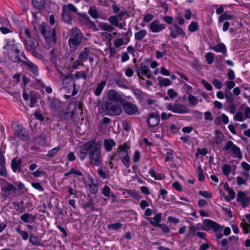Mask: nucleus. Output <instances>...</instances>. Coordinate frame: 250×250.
Segmentation results:
<instances>
[{
	"mask_svg": "<svg viewBox=\"0 0 250 250\" xmlns=\"http://www.w3.org/2000/svg\"><path fill=\"white\" fill-rule=\"evenodd\" d=\"M214 54L211 52H208L205 56L206 60L209 64H211L214 61Z\"/></svg>",
	"mask_w": 250,
	"mask_h": 250,
	"instance_id": "a19ab883",
	"label": "nucleus"
},
{
	"mask_svg": "<svg viewBox=\"0 0 250 250\" xmlns=\"http://www.w3.org/2000/svg\"><path fill=\"white\" fill-rule=\"evenodd\" d=\"M62 19L64 22L69 24L72 21V16L71 13L62 8Z\"/></svg>",
	"mask_w": 250,
	"mask_h": 250,
	"instance_id": "412c9836",
	"label": "nucleus"
},
{
	"mask_svg": "<svg viewBox=\"0 0 250 250\" xmlns=\"http://www.w3.org/2000/svg\"><path fill=\"white\" fill-rule=\"evenodd\" d=\"M224 226H220L219 224L210 219H205L203 222L202 229L207 231L212 229L215 232H221Z\"/></svg>",
	"mask_w": 250,
	"mask_h": 250,
	"instance_id": "39448f33",
	"label": "nucleus"
},
{
	"mask_svg": "<svg viewBox=\"0 0 250 250\" xmlns=\"http://www.w3.org/2000/svg\"><path fill=\"white\" fill-rule=\"evenodd\" d=\"M29 241L34 245L40 246L41 243L40 242L38 237L35 235H30Z\"/></svg>",
	"mask_w": 250,
	"mask_h": 250,
	"instance_id": "09e8293b",
	"label": "nucleus"
},
{
	"mask_svg": "<svg viewBox=\"0 0 250 250\" xmlns=\"http://www.w3.org/2000/svg\"><path fill=\"white\" fill-rule=\"evenodd\" d=\"M107 97L110 101L115 102L122 103L123 101H125L118 92L113 89L109 90L107 94Z\"/></svg>",
	"mask_w": 250,
	"mask_h": 250,
	"instance_id": "9b49d317",
	"label": "nucleus"
},
{
	"mask_svg": "<svg viewBox=\"0 0 250 250\" xmlns=\"http://www.w3.org/2000/svg\"><path fill=\"white\" fill-rule=\"evenodd\" d=\"M75 77L76 79H83L86 80L87 75L83 71H78L75 74Z\"/></svg>",
	"mask_w": 250,
	"mask_h": 250,
	"instance_id": "3c124183",
	"label": "nucleus"
},
{
	"mask_svg": "<svg viewBox=\"0 0 250 250\" xmlns=\"http://www.w3.org/2000/svg\"><path fill=\"white\" fill-rule=\"evenodd\" d=\"M31 174L35 177H39L42 175H45V172L43 171L38 169L37 171L32 172Z\"/></svg>",
	"mask_w": 250,
	"mask_h": 250,
	"instance_id": "052dcab7",
	"label": "nucleus"
},
{
	"mask_svg": "<svg viewBox=\"0 0 250 250\" xmlns=\"http://www.w3.org/2000/svg\"><path fill=\"white\" fill-rule=\"evenodd\" d=\"M198 193L200 195L205 198H211L212 197V195L209 191L201 190L199 191Z\"/></svg>",
	"mask_w": 250,
	"mask_h": 250,
	"instance_id": "4d7b16f0",
	"label": "nucleus"
},
{
	"mask_svg": "<svg viewBox=\"0 0 250 250\" xmlns=\"http://www.w3.org/2000/svg\"><path fill=\"white\" fill-rule=\"evenodd\" d=\"M114 44L116 47H119L124 44V40L122 38L118 39L114 42Z\"/></svg>",
	"mask_w": 250,
	"mask_h": 250,
	"instance_id": "774afa93",
	"label": "nucleus"
},
{
	"mask_svg": "<svg viewBox=\"0 0 250 250\" xmlns=\"http://www.w3.org/2000/svg\"><path fill=\"white\" fill-rule=\"evenodd\" d=\"M170 36L173 39L176 38L179 35H183V36H185V35L183 29L176 24H175L170 27Z\"/></svg>",
	"mask_w": 250,
	"mask_h": 250,
	"instance_id": "dca6fc26",
	"label": "nucleus"
},
{
	"mask_svg": "<svg viewBox=\"0 0 250 250\" xmlns=\"http://www.w3.org/2000/svg\"><path fill=\"white\" fill-rule=\"evenodd\" d=\"M33 6L38 10L43 9L45 4V0H32Z\"/></svg>",
	"mask_w": 250,
	"mask_h": 250,
	"instance_id": "b1692460",
	"label": "nucleus"
},
{
	"mask_svg": "<svg viewBox=\"0 0 250 250\" xmlns=\"http://www.w3.org/2000/svg\"><path fill=\"white\" fill-rule=\"evenodd\" d=\"M99 27L103 30L111 32L114 29V28L111 25L104 22H100L99 24Z\"/></svg>",
	"mask_w": 250,
	"mask_h": 250,
	"instance_id": "2f4dec72",
	"label": "nucleus"
},
{
	"mask_svg": "<svg viewBox=\"0 0 250 250\" xmlns=\"http://www.w3.org/2000/svg\"><path fill=\"white\" fill-rule=\"evenodd\" d=\"M123 147L119 146L118 149V152L119 153V158L121 159L124 157H125L128 155L127 151L126 150H125Z\"/></svg>",
	"mask_w": 250,
	"mask_h": 250,
	"instance_id": "4c0bfd02",
	"label": "nucleus"
},
{
	"mask_svg": "<svg viewBox=\"0 0 250 250\" xmlns=\"http://www.w3.org/2000/svg\"><path fill=\"white\" fill-rule=\"evenodd\" d=\"M188 29L191 32H195L198 30V23L195 21H192L189 24Z\"/></svg>",
	"mask_w": 250,
	"mask_h": 250,
	"instance_id": "864d4df0",
	"label": "nucleus"
},
{
	"mask_svg": "<svg viewBox=\"0 0 250 250\" xmlns=\"http://www.w3.org/2000/svg\"><path fill=\"white\" fill-rule=\"evenodd\" d=\"M160 116L158 113L151 112L147 118V124L149 129L157 125L160 122Z\"/></svg>",
	"mask_w": 250,
	"mask_h": 250,
	"instance_id": "1a4fd4ad",
	"label": "nucleus"
},
{
	"mask_svg": "<svg viewBox=\"0 0 250 250\" xmlns=\"http://www.w3.org/2000/svg\"><path fill=\"white\" fill-rule=\"evenodd\" d=\"M167 108L173 112L178 114L187 113L189 111V109L185 105L179 104H174L173 105L169 104L167 105Z\"/></svg>",
	"mask_w": 250,
	"mask_h": 250,
	"instance_id": "6e6552de",
	"label": "nucleus"
},
{
	"mask_svg": "<svg viewBox=\"0 0 250 250\" xmlns=\"http://www.w3.org/2000/svg\"><path fill=\"white\" fill-rule=\"evenodd\" d=\"M15 208H16V210L17 211L20 213H22L25 211V208H24V203L23 201H21L19 203L15 202Z\"/></svg>",
	"mask_w": 250,
	"mask_h": 250,
	"instance_id": "72a5a7b5",
	"label": "nucleus"
},
{
	"mask_svg": "<svg viewBox=\"0 0 250 250\" xmlns=\"http://www.w3.org/2000/svg\"><path fill=\"white\" fill-rule=\"evenodd\" d=\"M147 34L146 31L143 29L135 33V39L137 41L142 40Z\"/></svg>",
	"mask_w": 250,
	"mask_h": 250,
	"instance_id": "473e14b6",
	"label": "nucleus"
},
{
	"mask_svg": "<svg viewBox=\"0 0 250 250\" xmlns=\"http://www.w3.org/2000/svg\"><path fill=\"white\" fill-rule=\"evenodd\" d=\"M198 229H199L196 228L194 226L190 225L189 227V230L187 233V236L189 237L192 235L197 236L201 238L205 239L204 237L206 235V233L198 231L197 230Z\"/></svg>",
	"mask_w": 250,
	"mask_h": 250,
	"instance_id": "2eb2a0df",
	"label": "nucleus"
},
{
	"mask_svg": "<svg viewBox=\"0 0 250 250\" xmlns=\"http://www.w3.org/2000/svg\"><path fill=\"white\" fill-rule=\"evenodd\" d=\"M165 24H160L158 20H154L149 24V29L153 33L159 32L166 28Z\"/></svg>",
	"mask_w": 250,
	"mask_h": 250,
	"instance_id": "ddd939ff",
	"label": "nucleus"
},
{
	"mask_svg": "<svg viewBox=\"0 0 250 250\" xmlns=\"http://www.w3.org/2000/svg\"><path fill=\"white\" fill-rule=\"evenodd\" d=\"M167 94L171 99H174L177 96V93L173 89H168Z\"/></svg>",
	"mask_w": 250,
	"mask_h": 250,
	"instance_id": "338daca9",
	"label": "nucleus"
},
{
	"mask_svg": "<svg viewBox=\"0 0 250 250\" xmlns=\"http://www.w3.org/2000/svg\"><path fill=\"white\" fill-rule=\"evenodd\" d=\"M6 185L5 186L1 187V189L3 192V194L1 195L5 199H6L11 194V191H16L17 190V188L15 187L8 182H6Z\"/></svg>",
	"mask_w": 250,
	"mask_h": 250,
	"instance_id": "4468645a",
	"label": "nucleus"
},
{
	"mask_svg": "<svg viewBox=\"0 0 250 250\" xmlns=\"http://www.w3.org/2000/svg\"><path fill=\"white\" fill-rule=\"evenodd\" d=\"M30 52L33 56H34L38 59L42 60L43 59V56L40 53L38 52L36 50V49L33 50V51H31Z\"/></svg>",
	"mask_w": 250,
	"mask_h": 250,
	"instance_id": "69168bd1",
	"label": "nucleus"
},
{
	"mask_svg": "<svg viewBox=\"0 0 250 250\" xmlns=\"http://www.w3.org/2000/svg\"><path fill=\"white\" fill-rule=\"evenodd\" d=\"M123 109L128 115L134 114L137 111L136 106L129 102H125L123 104Z\"/></svg>",
	"mask_w": 250,
	"mask_h": 250,
	"instance_id": "f8f14e48",
	"label": "nucleus"
},
{
	"mask_svg": "<svg viewBox=\"0 0 250 250\" xmlns=\"http://www.w3.org/2000/svg\"><path fill=\"white\" fill-rule=\"evenodd\" d=\"M225 97L227 99V101L230 103L232 104L234 102V98L232 94L230 91H229L228 90H226L225 91Z\"/></svg>",
	"mask_w": 250,
	"mask_h": 250,
	"instance_id": "f704fd0d",
	"label": "nucleus"
},
{
	"mask_svg": "<svg viewBox=\"0 0 250 250\" xmlns=\"http://www.w3.org/2000/svg\"><path fill=\"white\" fill-rule=\"evenodd\" d=\"M231 169V168L229 165H224L222 167V172L224 174V175L227 176L229 174Z\"/></svg>",
	"mask_w": 250,
	"mask_h": 250,
	"instance_id": "8fccbe9b",
	"label": "nucleus"
},
{
	"mask_svg": "<svg viewBox=\"0 0 250 250\" xmlns=\"http://www.w3.org/2000/svg\"><path fill=\"white\" fill-rule=\"evenodd\" d=\"M22 164V160L21 159H18L15 158L12 159L11 163V168L13 172L17 171L20 172L21 171V166Z\"/></svg>",
	"mask_w": 250,
	"mask_h": 250,
	"instance_id": "f3484780",
	"label": "nucleus"
},
{
	"mask_svg": "<svg viewBox=\"0 0 250 250\" xmlns=\"http://www.w3.org/2000/svg\"><path fill=\"white\" fill-rule=\"evenodd\" d=\"M110 188L108 186H104L102 191L103 195L105 196L109 197L110 196Z\"/></svg>",
	"mask_w": 250,
	"mask_h": 250,
	"instance_id": "680f3d73",
	"label": "nucleus"
},
{
	"mask_svg": "<svg viewBox=\"0 0 250 250\" xmlns=\"http://www.w3.org/2000/svg\"><path fill=\"white\" fill-rule=\"evenodd\" d=\"M89 187L91 193L95 194L97 192L98 188L96 184L93 183L90 184H89Z\"/></svg>",
	"mask_w": 250,
	"mask_h": 250,
	"instance_id": "0e129e2a",
	"label": "nucleus"
},
{
	"mask_svg": "<svg viewBox=\"0 0 250 250\" xmlns=\"http://www.w3.org/2000/svg\"><path fill=\"white\" fill-rule=\"evenodd\" d=\"M24 44L26 50L29 52H31L36 49L35 42L33 40L30 39L29 40H26L25 41Z\"/></svg>",
	"mask_w": 250,
	"mask_h": 250,
	"instance_id": "bb28decb",
	"label": "nucleus"
},
{
	"mask_svg": "<svg viewBox=\"0 0 250 250\" xmlns=\"http://www.w3.org/2000/svg\"><path fill=\"white\" fill-rule=\"evenodd\" d=\"M232 17V16L228 14L227 12H224L219 17V21L222 22L225 20L231 19Z\"/></svg>",
	"mask_w": 250,
	"mask_h": 250,
	"instance_id": "37998d69",
	"label": "nucleus"
},
{
	"mask_svg": "<svg viewBox=\"0 0 250 250\" xmlns=\"http://www.w3.org/2000/svg\"><path fill=\"white\" fill-rule=\"evenodd\" d=\"M134 94L138 99L142 100L143 98V92L139 89H135L133 91Z\"/></svg>",
	"mask_w": 250,
	"mask_h": 250,
	"instance_id": "5fc2aeb1",
	"label": "nucleus"
},
{
	"mask_svg": "<svg viewBox=\"0 0 250 250\" xmlns=\"http://www.w3.org/2000/svg\"><path fill=\"white\" fill-rule=\"evenodd\" d=\"M101 148L102 142H96L95 140H92L81 146L79 152L85 155L88 154L90 164L97 166L102 161Z\"/></svg>",
	"mask_w": 250,
	"mask_h": 250,
	"instance_id": "f257e3e1",
	"label": "nucleus"
},
{
	"mask_svg": "<svg viewBox=\"0 0 250 250\" xmlns=\"http://www.w3.org/2000/svg\"><path fill=\"white\" fill-rule=\"evenodd\" d=\"M22 64L26 67L27 71L32 74L33 76L39 75V70L38 66L29 60L22 61Z\"/></svg>",
	"mask_w": 250,
	"mask_h": 250,
	"instance_id": "9d476101",
	"label": "nucleus"
},
{
	"mask_svg": "<svg viewBox=\"0 0 250 250\" xmlns=\"http://www.w3.org/2000/svg\"><path fill=\"white\" fill-rule=\"evenodd\" d=\"M60 149L59 146L55 147L48 151L47 156L49 158L53 157Z\"/></svg>",
	"mask_w": 250,
	"mask_h": 250,
	"instance_id": "49530a36",
	"label": "nucleus"
},
{
	"mask_svg": "<svg viewBox=\"0 0 250 250\" xmlns=\"http://www.w3.org/2000/svg\"><path fill=\"white\" fill-rule=\"evenodd\" d=\"M6 43L4 46V49H10L11 50H15L16 52L18 53L19 51L16 48V45L15 40L14 38H9L6 40Z\"/></svg>",
	"mask_w": 250,
	"mask_h": 250,
	"instance_id": "aec40b11",
	"label": "nucleus"
},
{
	"mask_svg": "<svg viewBox=\"0 0 250 250\" xmlns=\"http://www.w3.org/2000/svg\"><path fill=\"white\" fill-rule=\"evenodd\" d=\"M83 208L84 209L87 208H90L92 211L97 210V208H95L94 207V203L92 200H89L87 202L83 204Z\"/></svg>",
	"mask_w": 250,
	"mask_h": 250,
	"instance_id": "ea45409f",
	"label": "nucleus"
},
{
	"mask_svg": "<svg viewBox=\"0 0 250 250\" xmlns=\"http://www.w3.org/2000/svg\"><path fill=\"white\" fill-rule=\"evenodd\" d=\"M48 101L50 108L55 110H58L61 108L62 103L58 99L53 98H49Z\"/></svg>",
	"mask_w": 250,
	"mask_h": 250,
	"instance_id": "6ab92c4d",
	"label": "nucleus"
},
{
	"mask_svg": "<svg viewBox=\"0 0 250 250\" xmlns=\"http://www.w3.org/2000/svg\"><path fill=\"white\" fill-rule=\"evenodd\" d=\"M104 110L105 115H119L122 112V109L120 105H115L110 102L105 103Z\"/></svg>",
	"mask_w": 250,
	"mask_h": 250,
	"instance_id": "20e7f679",
	"label": "nucleus"
},
{
	"mask_svg": "<svg viewBox=\"0 0 250 250\" xmlns=\"http://www.w3.org/2000/svg\"><path fill=\"white\" fill-rule=\"evenodd\" d=\"M211 49L216 52H221L225 55H226L227 54V48L225 45L223 43H219L216 45L212 47Z\"/></svg>",
	"mask_w": 250,
	"mask_h": 250,
	"instance_id": "393cba45",
	"label": "nucleus"
},
{
	"mask_svg": "<svg viewBox=\"0 0 250 250\" xmlns=\"http://www.w3.org/2000/svg\"><path fill=\"white\" fill-rule=\"evenodd\" d=\"M212 83L217 89H221L223 86V83L216 79H213Z\"/></svg>",
	"mask_w": 250,
	"mask_h": 250,
	"instance_id": "e2e57ef3",
	"label": "nucleus"
},
{
	"mask_svg": "<svg viewBox=\"0 0 250 250\" xmlns=\"http://www.w3.org/2000/svg\"><path fill=\"white\" fill-rule=\"evenodd\" d=\"M15 229L16 231L18 232L21 236L22 239L24 240H27L29 236L28 233L26 231L21 230L20 228H17Z\"/></svg>",
	"mask_w": 250,
	"mask_h": 250,
	"instance_id": "c03bdc74",
	"label": "nucleus"
},
{
	"mask_svg": "<svg viewBox=\"0 0 250 250\" xmlns=\"http://www.w3.org/2000/svg\"><path fill=\"white\" fill-rule=\"evenodd\" d=\"M106 84V82L102 81L100 83H98L96 89L94 90V94L96 96H100L102 90Z\"/></svg>",
	"mask_w": 250,
	"mask_h": 250,
	"instance_id": "cd10ccee",
	"label": "nucleus"
},
{
	"mask_svg": "<svg viewBox=\"0 0 250 250\" xmlns=\"http://www.w3.org/2000/svg\"><path fill=\"white\" fill-rule=\"evenodd\" d=\"M31 185L34 188L40 191H43L44 190V188L41 186V184L39 182L32 183L31 184Z\"/></svg>",
	"mask_w": 250,
	"mask_h": 250,
	"instance_id": "bf43d9fd",
	"label": "nucleus"
},
{
	"mask_svg": "<svg viewBox=\"0 0 250 250\" xmlns=\"http://www.w3.org/2000/svg\"><path fill=\"white\" fill-rule=\"evenodd\" d=\"M63 9H64V10H66L67 11H68V12H69L70 13H71V12H73V13H78L77 12V8L72 4L71 3H69L67 5V7H63L62 8Z\"/></svg>",
	"mask_w": 250,
	"mask_h": 250,
	"instance_id": "79ce46f5",
	"label": "nucleus"
},
{
	"mask_svg": "<svg viewBox=\"0 0 250 250\" xmlns=\"http://www.w3.org/2000/svg\"><path fill=\"white\" fill-rule=\"evenodd\" d=\"M109 22L113 25L116 26L119 22V19L116 16H111L108 19Z\"/></svg>",
	"mask_w": 250,
	"mask_h": 250,
	"instance_id": "de8ad7c7",
	"label": "nucleus"
},
{
	"mask_svg": "<svg viewBox=\"0 0 250 250\" xmlns=\"http://www.w3.org/2000/svg\"><path fill=\"white\" fill-rule=\"evenodd\" d=\"M107 228L109 229L118 230L122 227V224L120 223H116L110 224L107 225Z\"/></svg>",
	"mask_w": 250,
	"mask_h": 250,
	"instance_id": "58836bf2",
	"label": "nucleus"
},
{
	"mask_svg": "<svg viewBox=\"0 0 250 250\" xmlns=\"http://www.w3.org/2000/svg\"><path fill=\"white\" fill-rule=\"evenodd\" d=\"M188 100L189 104L192 105H195L198 103L197 98L191 94L188 96Z\"/></svg>",
	"mask_w": 250,
	"mask_h": 250,
	"instance_id": "603ef678",
	"label": "nucleus"
},
{
	"mask_svg": "<svg viewBox=\"0 0 250 250\" xmlns=\"http://www.w3.org/2000/svg\"><path fill=\"white\" fill-rule=\"evenodd\" d=\"M135 71L137 73L138 76L140 75H146V74L150 72V70L148 65L144 62H142L139 67H136Z\"/></svg>",
	"mask_w": 250,
	"mask_h": 250,
	"instance_id": "a211bd4d",
	"label": "nucleus"
},
{
	"mask_svg": "<svg viewBox=\"0 0 250 250\" xmlns=\"http://www.w3.org/2000/svg\"><path fill=\"white\" fill-rule=\"evenodd\" d=\"M246 194L244 192L242 191H239L237 193V201L239 202L244 199L246 198L247 197H246Z\"/></svg>",
	"mask_w": 250,
	"mask_h": 250,
	"instance_id": "6e6d98bb",
	"label": "nucleus"
},
{
	"mask_svg": "<svg viewBox=\"0 0 250 250\" xmlns=\"http://www.w3.org/2000/svg\"><path fill=\"white\" fill-rule=\"evenodd\" d=\"M21 219L25 223H30L36 219V217L32 214L25 213L20 217Z\"/></svg>",
	"mask_w": 250,
	"mask_h": 250,
	"instance_id": "a878e982",
	"label": "nucleus"
},
{
	"mask_svg": "<svg viewBox=\"0 0 250 250\" xmlns=\"http://www.w3.org/2000/svg\"><path fill=\"white\" fill-rule=\"evenodd\" d=\"M89 55V52L87 50V47L84 48V50L82 51L79 55V59L83 62V61L86 59Z\"/></svg>",
	"mask_w": 250,
	"mask_h": 250,
	"instance_id": "c9c22d12",
	"label": "nucleus"
},
{
	"mask_svg": "<svg viewBox=\"0 0 250 250\" xmlns=\"http://www.w3.org/2000/svg\"><path fill=\"white\" fill-rule=\"evenodd\" d=\"M115 144V142L113 139H105L104 141V145L107 151H110Z\"/></svg>",
	"mask_w": 250,
	"mask_h": 250,
	"instance_id": "4be33fe9",
	"label": "nucleus"
},
{
	"mask_svg": "<svg viewBox=\"0 0 250 250\" xmlns=\"http://www.w3.org/2000/svg\"><path fill=\"white\" fill-rule=\"evenodd\" d=\"M98 175L103 179H106L109 177V174L106 173L104 171L102 167L99 168L97 170Z\"/></svg>",
	"mask_w": 250,
	"mask_h": 250,
	"instance_id": "a18cd8bd",
	"label": "nucleus"
},
{
	"mask_svg": "<svg viewBox=\"0 0 250 250\" xmlns=\"http://www.w3.org/2000/svg\"><path fill=\"white\" fill-rule=\"evenodd\" d=\"M122 162L124 165L126 167H130V158L129 155L121 159Z\"/></svg>",
	"mask_w": 250,
	"mask_h": 250,
	"instance_id": "13d9d810",
	"label": "nucleus"
},
{
	"mask_svg": "<svg viewBox=\"0 0 250 250\" xmlns=\"http://www.w3.org/2000/svg\"><path fill=\"white\" fill-rule=\"evenodd\" d=\"M147 219L149 221L150 223L153 225V226L155 227H160L161 228L162 231L165 232V233H168L170 231V229H169V228L165 225H162V224H159V223H155L154 222H153L152 220V219L151 218H147Z\"/></svg>",
	"mask_w": 250,
	"mask_h": 250,
	"instance_id": "5701e85b",
	"label": "nucleus"
},
{
	"mask_svg": "<svg viewBox=\"0 0 250 250\" xmlns=\"http://www.w3.org/2000/svg\"><path fill=\"white\" fill-rule=\"evenodd\" d=\"M229 241L228 238H225L222 239L220 242V244L222 246V250H229Z\"/></svg>",
	"mask_w": 250,
	"mask_h": 250,
	"instance_id": "e433bc0d",
	"label": "nucleus"
},
{
	"mask_svg": "<svg viewBox=\"0 0 250 250\" xmlns=\"http://www.w3.org/2000/svg\"><path fill=\"white\" fill-rule=\"evenodd\" d=\"M225 151L231 152L234 154V157L241 159L243 157L239 147L237 146L231 141H228L223 148Z\"/></svg>",
	"mask_w": 250,
	"mask_h": 250,
	"instance_id": "423d86ee",
	"label": "nucleus"
},
{
	"mask_svg": "<svg viewBox=\"0 0 250 250\" xmlns=\"http://www.w3.org/2000/svg\"><path fill=\"white\" fill-rule=\"evenodd\" d=\"M159 85L160 87L167 86L171 84L170 80L168 79H162L161 77H158Z\"/></svg>",
	"mask_w": 250,
	"mask_h": 250,
	"instance_id": "c756f323",
	"label": "nucleus"
},
{
	"mask_svg": "<svg viewBox=\"0 0 250 250\" xmlns=\"http://www.w3.org/2000/svg\"><path fill=\"white\" fill-rule=\"evenodd\" d=\"M83 34L80 30L77 28H73L70 34V37L68 40V44L70 51L75 52L77 48L82 42Z\"/></svg>",
	"mask_w": 250,
	"mask_h": 250,
	"instance_id": "7ed1b4c3",
	"label": "nucleus"
},
{
	"mask_svg": "<svg viewBox=\"0 0 250 250\" xmlns=\"http://www.w3.org/2000/svg\"><path fill=\"white\" fill-rule=\"evenodd\" d=\"M14 134L22 141H27L29 139V135L27 130L22 125H18L14 131Z\"/></svg>",
	"mask_w": 250,
	"mask_h": 250,
	"instance_id": "0eeeda50",
	"label": "nucleus"
},
{
	"mask_svg": "<svg viewBox=\"0 0 250 250\" xmlns=\"http://www.w3.org/2000/svg\"><path fill=\"white\" fill-rule=\"evenodd\" d=\"M224 134L219 130L215 131V141L217 144H221L224 139Z\"/></svg>",
	"mask_w": 250,
	"mask_h": 250,
	"instance_id": "7c9ffc66",
	"label": "nucleus"
},
{
	"mask_svg": "<svg viewBox=\"0 0 250 250\" xmlns=\"http://www.w3.org/2000/svg\"><path fill=\"white\" fill-rule=\"evenodd\" d=\"M88 13L94 19H97L99 17V14L95 6H90L88 10Z\"/></svg>",
	"mask_w": 250,
	"mask_h": 250,
	"instance_id": "c85d7f7f",
	"label": "nucleus"
},
{
	"mask_svg": "<svg viewBox=\"0 0 250 250\" xmlns=\"http://www.w3.org/2000/svg\"><path fill=\"white\" fill-rule=\"evenodd\" d=\"M39 29L48 45L56 43V32L54 28L50 29L47 24L43 22L39 26Z\"/></svg>",
	"mask_w": 250,
	"mask_h": 250,
	"instance_id": "f03ea898",
	"label": "nucleus"
}]
</instances>
